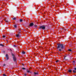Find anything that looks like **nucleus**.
<instances>
[{"label": "nucleus", "instance_id": "obj_1", "mask_svg": "<svg viewBox=\"0 0 76 76\" xmlns=\"http://www.w3.org/2000/svg\"><path fill=\"white\" fill-rule=\"evenodd\" d=\"M57 45H58L57 47V50H58V48H61V49H59L58 50V51L60 52L61 51H64V50L65 49V47H64L63 44L60 43H58Z\"/></svg>", "mask_w": 76, "mask_h": 76}, {"label": "nucleus", "instance_id": "obj_2", "mask_svg": "<svg viewBox=\"0 0 76 76\" xmlns=\"http://www.w3.org/2000/svg\"><path fill=\"white\" fill-rule=\"evenodd\" d=\"M12 56L13 57V59L14 61H16V58L15 55H14V54L12 53Z\"/></svg>", "mask_w": 76, "mask_h": 76}, {"label": "nucleus", "instance_id": "obj_3", "mask_svg": "<svg viewBox=\"0 0 76 76\" xmlns=\"http://www.w3.org/2000/svg\"><path fill=\"white\" fill-rule=\"evenodd\" d=\"M39 29H45V26L42 25L40 26Z\"/></svg>", "mask_w": 76, "mask_h": 76}, {"label": "nucleus", "instance_id": "obj_4", "mask_svg": "<svg viewBox=\"0 0 76 76\" xmlns=\"http://www.w3.org/2000/svg\"><path fill=\"white\" fill-rule=\"evenodd\" d=\"M68 56H69L68 55H66L64 57V59L65 60H68Z\"/></svg>", "mask_w": 76, "mask_h": 76}, {"label": "nucleus", "instance_id": "obj_5", "mask_svg": "<svg viewBox=\"0 0 76 76\" xmlns=\"http://www.w3.org/2000/svg\"><path fill=\"white\" fill-rule=\"evenodd\" d=\"M34 23H30L29 26H30L31 27H32V26H34Z\"/></svg>", "mask_w": 76, "mask_h": 76}, {"label": "nucleus", "instance_id": "obj_6", "mask_svg": "<svg viewBox=\"0 0 76 76\" xmlns=\"http://www.w3.org/2000/svg\"><path fill=\"white\" fill-rule=\"evenodd\" d=\"M5 57L7 59V60H9V56H8V54H6Z\"/></svg>", "mask_w": 76, "mask_h": 76}, {"label": "nucleus", "instance_id": "obj_7", "mask_svg": "<svg viewBox=\"0 0 76 76\" xmlns=\"http://www.w3.org/2000/svg\"><path fill=\"white\" fill-rule=\"evenodd\" d=\"M16 36L17 38H19V35L18 34H17V35H16Z\"/></svg>", "mask_w": 76, "mask_h": 76}, {"label": "nucleus", "instance_id": "obj_8", "mask_svg": "<svg viewBox=\"0 0 76 76\" xmlns=\"http://www.w3.org/2000/svg\"><path fill=\"white\" fill-rule=\"evenodd\" d=\"M68 72H69V73H71V72H72V70H71V69H69V70H68Z\"/></svg>", "mask_w": 76, "mask_h": 76}, {"label": "nucleus", "instance_id": "obj_9", "mask_svg": "<svg viewBox=\"0 0 76 76\" xmlns=\"http://www.w3.org/2000/svg\"><path fill=\"white\" fill-rule=\"evenodd\" d=\"M14 28H17V26L16 24L14 25Z\"/></svg>", "mask_w": 76, "mask_h": 76}, {"label": "nucleus", "instance_id": "obj_10", "mask_svg": "<svg viewBox=\"0 0 76 76\" xmlns=\"http://www.w3.org/2000/svg\"><path fill=\"white\" fill-rule=\"evenodd\" d=\"M12 20H16V18H13Z\"/></svg>", "mask_w": 76, "mask_h": 76}, {"label": "nucleus", "instance_id": "obj_11", "mask_svg": "<svg viewBox=\"0 0 76 76\" xmlns=\"http://www.w3.org/2000/svg\"><path fill=\"white\" fill-rule=\"evenodd\" d=\"M30 71H31L30 70H28V69H27V73H30Z\"/></svg>", "mask_w": 76, "mask_h": 76}, {"label": "nucleus", "instance_id": "obj_12", "mask_svg": "<svg viewBox=\"0 0 76 76\" xmlns=\"http://www.w3.org/2000/svg\"><path fill=\"white\" fill-rule=\"evenodd\" d=\"M22 21H23V20H22V19H20V22H22Z\"/></svg>", "mask_w": 76, "mask_h": 76}, {"label": "nucleus", "instance_id": "obj_13", "mask_svg": "<svg viewBox=\"0 0 76 76\" xmlns=\"http://www.w3.org/2000/svg\"><path fill=\"white\" fill-rule=\"evenodd\" d=\"M0 45L2 47H4V45L2 44H0Z\"/></svg>", "mask_w": 76, "mask_h": 76}, {"label": "nucleus", "instance_id": "obj_14", "mask_svg": "<svg viewBox=\"0 0 76 76\" xmlns=\"http://www.w3.org/2000/svg\"><path fill=\"white\" fill-rule=\"evenodd\" d=\"M68 51H70V52H72V50L70 49H69L68 50Z\"/></svg>", "mask_w": 76, "mask_h": 76}, {"label": "nucleus", "instance_id": "obj_15", "mask_svg": "<svg viewBox=\"0 0 76 76\" xmlns=\"http://www.w3.org/2000/svg\"><path fill=\"white\" fill-rule=\"evenodd\" d=\"M34 28H37L38 26L37 25H34Z\"/></svg>", "mask_w": 76, "mask_h": 76}, {"label": "nucleus", "instance_id": "obj_16", "mask_svg": "<svg viewBox=\"0 0 76 76\" xmlns=\"http://www.w3.org/2000/svg\"><path fill=\"white\" fill-rule=\"evenodd\" d=\"M22 54H25V52L24 51H23L22 52Z\"/></svg>", "mask_w": 76, "mask_h": 76}, {"label": "nucleus", "instance_id": "obj_17", "mask_svg": "<svg viewBox=\"0 0 76 76\" xmlns=\"http://www.w3.org/2000/svg\"><path fill=\"white\" fill-rule=\"evenodd\" d=\"M34 75H38V72H34Z\"/></svg>", "mask_w": 76, "mask_h": 76}, {"label": "nucleus", "instance_id": "obj_18", "mask_svg": "<svg viewBox=\"0 0 76 76\" xmlns=\"http://www.w3.org/2000/svg\"><path fill=\"white\" fill-rule=\"evenodd\" d=\"M5 21L6 22H7V23H9V21H8V20H5Z\"/></svg>", "mask_w": 76, "mask_h": 76}, {"label": "nucleus", "instance_id": "obj_19", "mask_svg": "<svg viewBox=\"0 0 76 76\" xmlns=\"http://www.w3.org/2000/svg\"><path fill=\"white\" fill-rule=\"evenodd\" d=\"M66 26H65L64 27V28H62V29H66Z\"/></svg>", "mask_w": 76, "mask_h": 76}, {"label": "nucleus", "instance_id": "obj_20", "mask_svg": "<svg viewBox=\"0 0 76 76\" xmlns=\"http://www.w3.org/2000/svg\"><path fill=\"white\" fill-rule=\"evenodd\" d=\"M2 75L3 76H7V75H6V74H3Z\"/></svg>", "mask_w": 76, "mask_h": 76}, {"label": "nucleus", "instance_id": "obj_21", "mask_svg": "<svg viewBox=\"0 0 76 76\" xmlns=\"http://www.w3.org/2000/svg\"><path fill=\"white\" fill-rule=\"evenodd\" d=\"M5 37H6V36H5V35H3L2 36L3 38H5Z\"/></svg>", "mask_w": 76, "mask_h": 76}, {"label": "nucleus", "instance_id": "obj_22", "mask_svg": "<svg viewBox=\"0 0 76 76\" xmlns=\"http://www.w3.org/2000/svg\"><path fill=\"white\" fill-rule=\"evenodd\" d=\"M24 75L25 76H26V73H25L24 74Z\"/></svg>", "mask_w": 76, "mask_h": 76}, {"label": "nucleus", "instance_id": "obj_23", "mask_svg": "<svg viewBox=\"0 0 76 76\" xmlns=\"http://www.w3.org/2000/svg\"><path fill=\"white\" fill-rule=\"evenodd\" d=\"M22 69H23V70H25V69H26L25 68H22Z\"/></svg>", "mask_w": 76, "mask_h": 76}, {"label": "nucleus", "instance_id": "obj_24", "mask_svg": "<svg viewBox=\"0 0 76 76\" xmlns=\"http://www.w3.org/2000/svg\"><path fill=\"white\" fill-rule=\"evenodd\" d=\"M30 4H34V3H33V2H30Z\"/></svg>", "mask_w": 76, "mask_h": 76}, {"label": "nucleus", "instance_id": "obj_25", "mask_svg": "<svg viewBox=\"0 0 76 76\" xmlns=\"http://www.w3.org/2000/svg\"><path fill=\"white\" fill-rule=\"evenodd\" d=\"M64 30L65 31H67V30L66 29V28L64 29Z\"/></svg>", "mask_w": 76, "mask_h": 76}, {"label": "nucleus", "instance_id": "obj_26", "mask_svg": "<svg viewBox=\"0 0 76 76\" xmlns=\"http://www.w3.org/2000/svg\"><path fill=\"white\" fill-rule=\"evenodd\" d=\"M13 47H17V46H16V45H13Z\"/></svg>", "mask_w": 76, "mask_h": 76}, {"label": "nucleus", "instance_id": "obj_27", "mask_svg": "<svg viewBox=\"0 0 76 76\" xmlns=\"http://www.w3.org/2000/svg\"><path fill=\"white\" fill-rule=\"evenodd\" d=\"M73 73H76V71L75 70H73Z\"/></svg>", "mask_w": 76, "mask_h": 76}, {"label": "nucleus", "instance_id": "obj_28", "mask_svg": "<svg viewBox=\"0 0 76 76\" xmlns=\"http://www.w3.org/2000/svg\"><path fill=\"white\" fill-rule=\"evenodd\" d=\"M58 60H57V61H56V63H57V62H58Z\"/></svg>", "mask_w": 76, "mask_h": 76}, {"label": "nucleus", "instance_id": "obj_29", "mask_svg": "<svg viewBox=\"0 0 76 76\" xmlns=\"http://www.w3.org/2000/svg\"><path fill=\"white\" fill-rule=\"evenodd\" d=\"M20 34V32H18V35H19V34Z\"/></svg>", "mask_w": 76, "mask_h": 76}, {"label": "nucleus", "instance_id": "obj_30", "mask_svg": "<svg viewBox=\"0 0 76 76\" xmlns=\"http://www.w3.org/2000/svg\"><path fill=\"white\" fill-rule=\"evenodd\" d=\"M18 30L19 31H20L19 32H21V31L20 30H19V29H18Z\"/></svg>", "mask_w": 76, "mask_h": 76}, {"label": "nucleus", "instance_id": "obj_31", "mask_svg": "<svg viewBox=\"0 0 76 76\" xmlns=\"http://www.w3.org/2000/svg\"><path fill=\"white\" fill-rule=\"evenodd\" d=\"M73 62L75 63V61H73Z\"/></svg>", "mask_w": 76, "mask_h": 76}, {"label": "nucleus", "instance_id": "obj_32", "mask_svg": "<svg viewBox=\"0 0 76 76\" xmlns=\"http://www.w3.org/2000/svg\"><path fill=\"white\" fill-rule=\"evenodd\" d=\"M3 66H6V64H4Z\"/></svg>", "mask_w": 76, "mask_h": 76}, {"label": "nucleus", "instance_id": "obj_33", "mask_svg": "<svg viewBox=\"0 0 76 76\" xmlns=\"http://www.w3.org/2000/svg\"><path fill=\"white\" fill-rule=\"evenodd\" d=\"M22 65L23 66H24V64H22Z\"/></svg>", "mask_w": 76, "mask_h": 76}, {"label": "nucleus", "instance_id": "obj_34", "mask_svg": "<svg viewBox=\"0 0 76 76\" xmlns=\"http://www.w3.org/2000/svg\"><path fill=\"white\" fill-rule=\"evenodd\" d=\"M6 41L7 42H9V41H8V40H7Z\"/></svg>", "mask_w": 76, "mask_h": 76}, {"label": "nucleus", "instance_id": "obj_35", "mask_svg": "<svg viewBox=\"0 0 76 76\" xmlns=\"http://www.w3.org/2000/svg\"><path fill=\"white\" fill-rule=\"evenodd\" d=\"M74 70H76V68H74Z\"/></svg>", "mask_w": 76, "mask_h": 76}, {"label": "nucleus", "instance_id": "obj_36", "mask_svg": "<svg viewBox=\"0 0 76 76\" xmlns=\"http://www.w3.org/2000/svg\"><path fill=\"white\" fill-rule=\"evenodd\" d=\"M71 45H72V44H70V46H72Z\"/></svg>", "mask_w": 76, "mask_h": 76}, {"label": "nucleus", "instance_id": "obj_37", "mask_svg": "<svg viewBox=\"0 0 76 76\" xmlns=\"http://www.w3.org/2000/svg\"><path fill=\"white\" fill-rule=\"evenodd\" d=\"M30 73H32V72H31L30 71Z\"/></svg>", "mask_w": 76, "mask_h": 76}, {"label": "nucleus", "instance_id": "obj_38", "mask_svg": "<svg viewBox=\"0 0 76 76\" xmlns=\"http://www.w3.org/2000/svg\"><path fill=\"white\" fill-rule=\"evenodd\" d=\"M3 53H5V51H3Z\"/></svg>", "mask_w": 76, "mask_h": 76}, {"label": "nucleus", "instance_id": "obj_39", "mask_svg": "<svg viewBox=\"0 0 76 76\" xmlns=\"http://www.w3.org/2000/svg\"><path fill=\"white\" fill-rule=\"evenodd\" d=\"M4 5H7V4H4Z\"/></svg>", "mask_w": 76, "mask_h": 76}, {"label": "nucleus", "instance_id": "obj_40", "mask_svg": "<svg viewBox=\"0 0 76 76\" xmlns=\"http://www.w3.org/2000/svg\"><path fill=\"white\" fill-rule=\"evenodd\" d=\"M10 51H12V50L11 49H10Z\"/></svg>", "mask_w": 76, "mask_h": 76}, {"label": "nucleus", "instance_id": "obj_41", "mask_svg": "<svg viewBox=\"0 0 76 76\" xmlns=\"http://www.w3.org/2000/svg\"><path fill=\"white\" fill-rule=\"evenodd\" d=\"M5 61H6V59H5Z\"/></svg>", "mask_w": 76, "mask_h": 76}, {"label": "nucleus", "instance_id": "obj_42", "mask_svg": "<svg viewBox=\"0 0 76 76\" xmlns=\"http://www.w3.org/2000/svg\"><path fill=\"white\" fill-rule=\"evenodd\" d=\"M58 53V54H59V53Z\"/></svg>", "mask_w": 76, "mask_h": 76}, {"label": "nucleus", "instance_id": "obj_43", "mask_svg": "<svg viewBox=\"0 0 76 76\" xmlns=\"http://www.w3.org/2000/svg\"><path fill=\"white\" fill-rule=\"evenodd\" d=\"M27 29H28V28H27Z\"/></svg>", "mask_w": 76, "mask_h": 76}, {"label": "nucleus", "instance_id": "obj_44", "mask_svg": "<svg viewBox=\"0 0 76 76\" xmlns=\"http://www.w3.org/2000/svg\"><path fill=\"white\" fill-rule=\"evenodd\" d=\"M75 76H76V75H75Z\"/></svg>", "mask_w": 76, "mask_h": 76}, {"label": "nucleus", "instance_id": "obj_45", "mask_svg": "<svg viewBox=\"0 0 76 76\" xmlns=\"http://www.w3.org/2000/svg\"><path fill=\"white\" fill-rule=\"evenodd\" d=\"M4 3H3V4H4Z\"/></svg>", "mask_w": 76, "mask_h": 76}]
</instances>
